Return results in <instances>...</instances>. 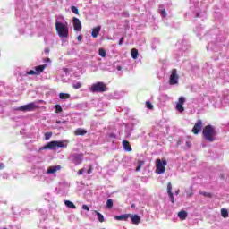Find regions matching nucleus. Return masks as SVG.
Instances as JSON below:
<instances>
[{"label":"nucleus","instance_id":"nucleus-1","mask_svg":"<svg viewBox=\"0 0 229 229\" xmlns=\"http://www.w3.org/2000/svg\"><path fill=\"white\" fill-rule=\"evenodd\" d=\"M216 135H217V132L216 131V129L212 125H207L204 127L202 131V137L207 140L208 142H214L216 140Z\"/></svg>","mask_w":229,"mask_h":229},{"label":"nucleus","instance_id":"nucleus-2","mask_svg":"<svg viewBox=\"0 0 229 229\" xmlns=\"http://www.w3.org/2000/svg\"><path fill=\"white\" fill-rule=\"evenodd\" d=\"M55 30L59 37L63 38H67V37H69V27L67 26V23H62L60 21H56Z\"/></svg>","mask_w":229,"mask_h":229},{"label":"nucleus","instance_id":"nucleus-3","mask_svg":"<svg viewBox=\"0 0 229 229\" xmlns=\"http://www.w3.org/2000/svg\"><path fill=\"white\" fill-rule=\"evenodd\" d=\"M69 142L67 140H63V141H50L47 145H45L42 149H51L55 150L57 148H67Z\"/></svg>","mask_w":229,"mask_h":229},{"label":"nucleus","instance_id":"nucleus-4","mask_svg":"<svg viewBox=\"0 0 229 229\" xmlns=\"http://www.w3.org/2000/svg\"><path fill=\"white\" fill-rule=\"evenodd\" d=\"M90 92H106L108 90V87H106V84L105 82H96L91 85L89 89Z\"/></svg>","mask_w":229,"mask_h":229},{"label":"nucleus","instance_id":"nucleus-5","mask_svg":"<svg viewBox=\"0 0 229 229\" xmlns=\"http://www.w3.org/2000/svg\"><path fill=\"white\" fill-rule=\"evenodd\" d=\"M165 165H167V161L165 159H157L156 160V173L157 174H162L163 173H165Z\"/></svg>","mask_w":229,"mask_h":229},{"label":"nucleus","instance_id":"nucleus-6","mask_svg":"<svg viewBox=\"0 0 229 229\" xmlns=\"http://www.w3.org/2000/svg\"><path fill=\"white\" fill-rule=\"evenodd\" d=\"M179 78L178 71L176 69H173L169 79L170 85H178Z\"/></svg>","mask_w":229,"mask_h":229},{"label":"nucleus","instance_id":"nucleus-7","mask_svg":"<svg viewBox=\"0 0 229 229\" xmlns=\"http://www.w3.org/2000/svg\"><path fill=\"white\" fill-rule=\"evenodd\" d=\"M36 108H38L37 105L32 102L19 107L18 110L20 112H33V110H35Z\"/></svg>","mask_w":229,"mask_h":229},{"label":"nucleus","instance_id":"nucleus-8","mask_svg":"<svg viewBox=\"0 0 229 229\" xmlns=\"http://www.w3.org/2000/svg\"><path fill=\"white\" fill-rule=\"evenodd\" d=\"M203 126V121L198 120V122L193 126L191 131L194 135H198L199 131H201V128Z\"/></svg>","mask_w":229,"mask_h":229},{"label":"nucleus","instance_id":"nucleus-9","mask_svg":"<svg viewBox=\"0 0 229 229\" xmlns=\"http://www.w3.org/2000/svg\"><path fill=\"white\" fill-rule=\"evenodd\" d=\"M167 194L170 198L171 203H174V194L173 193V184H171V182L167 183Z\"/></svg>","mask_w":229,"mask_h":229},{"label":"nucleus","instance_id":"nucleus-10","mask_svg":"<svg viewBox=\"0 0 229 229\" xmlns=\"http://www.w3.org/2000/svg\"><path fill=\"white\" fill-rule=\"evenodd\" d=\"M73 30L75 31H81V21L78 18H73Z\"/></svg>","mask_w":229,"mask_h":229},{"label":"nucleus","instance_id":"nucleus-11","mask_svg":"<svg viewBox=\"0 0 229 229\" xmlns=\"http://www.w3.org/2000/svg\"><path fill=\"white\" fill-rule=\"evenodd\" d=\"M73 133H74L75 137H80V136L83 137V135H87V130L78 128L74 131Z\"/></svg>","mask_w":229,"mask_h":229},{"label":"nucleus","instance_id":"nucleus-12","mask_svg":"<svg viewBox=\"0 0 229 229\" xmlns=\"http://www.w3.org/2000/svg\"><path fill=\"white\" fill-rule=\"evenodd\" d=\"M61 169H62V167L60 165L50 166V167H48L47 173H48V174H55V173H56V171H60Z\"/></svg>","mask_w":229,"mask_h":229},{"label":"nucleus","instance_id":"nucleus-13","mask_svg":"<svg viewBox=\"0 0 229 229\" xmlns=\"http://www.w3.org/2000/svg\"><path fill=\"white\" fill-rule=\"evenodd\" d=\"M129 217H131L132 225H139L140 223V216L139 215H131Z\"/></svg>","mask_w":229,"mask_h":229},{"label":"nucleus","instance_id":"nucleus-14","mask_svg":"<svg viewBox=\"0 0 229 229\" xmlns=\"http://www.w3.org/2000/svg\"><path fill=\"white\" fill-rule=\"evenodd\" d=\"M131 216V214H124L121 216H114L116 221H128V218Z\"/></svg>","mask_w":229,"mask_h":229},{"label":"nucleus","instance_id":"nucleus-15","mask_svg":"<svg viewBox=\"0 0 229 229\" xmlns=\"http://www.w3.org/2000/svg\"><path fill=\"white\" fill-rule=\"evenodd\" d=\"M99 31H101V26H98L92 30L91 37L93 38H98V36L99 35Z\"/></svg>","mask_w":229,"mask_h":229},{"label":"nucleus","instance_id":"nucleus-16","mask_svg":"<svg viewBox=\"0 0 229 229\" xmlns=\"http://www.w3.org/2000/svg\"><path fill=\"white\" fill-rule=\"evenodd\" d=\"M46 67H47V64L38 65L34 68V71L36 74L38 75V74H41V72H44V69H46Z\"/></svg>","mask_w":229,"mask_h":229},{"label":"nucleus","instance_id":"nucleus-17","mask_svg":"<svg viewBox=\"0 0 229 229\" xmlns=\"http://www.w3.org/2000/svg\"><path fill=\"white\" fill-rule=\"evenodd\" d=\"M178 217L181 219V221H185L187 219L188 213L185 210H182L178 213Z\"/></svg>","mask_w":229,"mask_h":229},{"label":"nucleus","instance_id":"nucleus-18","mask_svg":"<svg viewBox=\"0 0 229 229\" xmlns=\"http://www.w3.org/2000/svg\"><path fill=\"white\" fill-rule=\"evenodd\" d=\"M123 148H124L125 151L130 152V151L132 150L131 145H130V141H128V140H123Z\"/></svg>","mask_w":229,"mask_h":229},{"label":"nucleus","instance_id":"nucleus-19","mask_svg":"<svg viewBox=\"0 0 229 229\" xmlns=\"http://www.w3.org/2000/svg\"><path fill=\"white\" fill-rule=\"evenodd\" d=\"M131 57L134 59V60H137L138 56H139V50H137L136 48H132L131 50Z\"/></svg>","mask_w":229,"mask_h":229},{"label":"nucleus","instance_id":"nucleus-20","mask_svg":"<svg viewBox=\"0 0 229 229\" xmlns=\"http://www.w3.org/2000/svg\"><path fill=\"white\" fill-rule=\"evenodd\" d=\"M95 214L97 215V217L100 223H105V216L103 214L99 213L98 211H95Z\"/></svg>","mask_w":229,"mask_h":229},{"label":"nucleus","instance_id":"nucleus-21","mask_svg":"<svg viewBox=\"0 0 229 229\" xmlns=\"http://www.w3.org/2000/svg\"><path fill=\"white\" fill-rule=\"evenodd\" d=\"M60 99H69L71 95L68 93H59Z\"/></svg>","mask_w":229,"mask_h":229},{"label":"nucleus","instance_id":"nucleus-22","mask_svg":"<svg viewBox=\"0 0 229 229\" xmlns=\"http://www.w3.org/2000/svg\"><path fill=\"white\" fill-rule=\"evenodd\" d=\"M64 205L68 207V208H76L74 203L71 202V200H65Z\"/></svg>","mask_w":229,"mask_h":229},{"label":"nucleus","instance_id":"nucleus-23","mask_svg":"<svg viewBox=\"0 0 229 229\" xmlns=\"http://www.w3.org/2000/svg\"><path fill=\"white\" fill-rule=\"evenodd\" d=\"M221 216H222V217L226 219V217H228V210L226 208H222L221 209Z\"/></svg>","mask_w":229,"mask_h":229},{"label":"nucleus","instance_id":"nucleus-24","mask_svg":"<svg viewBox=\"0 0 229 229\" xmlns=\"http://www.w3.org/2000/svg\"><path fill=\"white\" fill-rule=\"evenodd\" d=\"M176 110L179 111L180 113L184 112L185 108L183 107V105L182 104H177L175 106Z\"/></svg>","mask_w":229,"mask_h":229},{"label":"nucleus","instance_id":"nucleus-25","mask_svg":"<svg viewBox=\"0 0 229 229\" xmlns=\"http://www.w3.org/2000/svg\"><path fill=\"white\" fill-rule=\"evenodd\" d=\"M98 55L99 56H102V58H105V56H106V51H105L103 48H99Z\"/></svg>","mask_w":229,"mask_h":229},{"label":"nucleus","instance_id":"nucleus-26","mask_svg":"<svg viewBox=\"0 0 229 229\" xmlns=\"http://www.w3.org/2000/svg\"><path fill=\"white\" fill-rule=\"evenodd\" d=\"M144 161H138V166L136 167V171L139 172L140 169H142V166L144 165Z\"/></svg>","mask_w":229,"mask_h":229},{"label":"nucleus","instance_id":"nucleus-27","mask_svg":"<svg viewBox=\"0 0 229 229\" xmlns=\"http://www.w3.org/2000/svg\"><path fill=\"white\" fill-rule=\"evenodd\" d=\"M112 207H114V200H112V199H109L106 201V208H112Z\"/></svg>","mask_w":229,"mask_h":229},{"label":"nucleus","instance_id":"nucleus-28","mask_svg":"<svg viewBox=\"0 0 229 229\" xmlns=\"http://www.w3.org/2000/svg\"><path fill=\"white\" fill-rule=\"evenodd\" d=\"M60 112H64V109L62 108V106L60 105H55V113L60 114Z\"/></svg>","mask_w":229,"mask_h":229},{"label":"nucleus","instance_id":"nucleus-29","mask_svg":"<svg viewBox=\"0 0 229 229\" xmlns=\"http://www.w3.org/2000/svg\"><path fill=\"white\" fill-rule=\"evenodd\" d=\"M177 105H185V97H180Z\"/></svg>","mask_w":229,"mask_h":229},{"label":"nucleus","instance_id":"nucleus-30","mask_svg":"<svg viewBox=\"0 0 229 229\" xmlns=\"http://www.w3.org/2000/svg\"><path fill=\"white\" fill-rule=\"evenodd\" d=\"M201 196H204L205 198H212V193L207 192V191H201Z\"/></svg>","mask_w":229,"mask_h":229},{"label":"nucleus","instance_id":"nucleus-31","mask_svg":"<svg viewBox=\"0 0 229 229\" xmlns=\"http://www.w3.org/2000/svg\"><path fill=\"white\" fill-rule=\"evenodd\" d=\"M53 137V132H46L45 133V140H49Z\"/></svg>","mask_w":229,"mask_h":229},{"label":"nucleus","instance_id":"nucleus-32","mask_svg":"<svg viewBox=\"0 0 229 229\" xmlns=\"http://www.w3.org/2000/svg\"><path fill=\"white\" fill-rule=\"evenodd\" d=\"M73 89H75V90H77L78 89H81L82 84L81 82H77L75 84L72 85Z\"/></svg>","mask_w":229,"mask_h":229},{"label":"nucleus","instance_id":"nucleus-33","mask_svg":"<svg viewBox=\"0 0 229 229\" xmlns=\"http://www.w3.org/2000/svg\"><path fill=\"white\" fill-rule=\"evenodd\" d=\"M71 10L72 13H75V15H78V13H80V11H78V8L76 6H72Z\"/></svg>","mask_w":229,"mask_h":229},{"label":"nucleus","instance_id":"nucleus-34","mask_svg":"<svg viewBox=\"0 0 229 229\" xmlns=\"http://www.w3.org/2000/svg\"><path fill=\"white\" fill-rule=\"evenodd\" d=\"M146 106H147V108H148V110H153V108H154L153 104H151V102H149V101L146 102Z\"/></svg>","mask_w":229,"mask_h":229},{"label":"nucleus","instance_id":"nucleus-35","mask_svg":"<svg viewBox=\"0 0 229 229\" xmlns=\"http://www.w3.org/2000/svg\"><path fill=\"white\" fill-rule=\"evenodd\" d=\"M27 74H28L29 76H33V75L38 76V75H37V72H35V70H30V71L27 72Z\"/></svg>","mask_w":229,"mask_h":229},{"label":"nucleus","instance_id":"nucleus-36","mask_svg":"<svg viewBox=\"0 0 229 229\" xmlns=\"http://www.w3.org/2000/svg\"><path fill=\"white\" fill-rule=\"evenodd\" d=\"M82 208H83V210H87V212H90V208H89V206H87V205H83Z\"/></svg>","mask_w":229,"mask_h":229},{"label":"nucleus","instance_id":"nucleus-37","mask_svg":"<svg viewBox=\"0 0 229 229\" xmlns=\"http://www.w3.org/2000/svg\"><path fill=\"white\" fill-rule=\"evenodd\" d=\"M161 15H162L163 17H167V13L165 12V9L161 10Z\"/></svg>","mask_w":229,"mask_h":229},{"label":"nucleus","instance_id":"nucleus-38","mask_svg":"<svg viewBox=\"0 0 229 229\" xmlns=\"http://www.w3.org/2000/svg\"><path fill=\"white\" fill-rule=\"evenodd\" d=\"M77 40H79V42H81L83 40V36L82 35H79L77 37Z\"/></svg>","mask_w":229,"mask_h":229},{"label":"nucleus","instance_id":"nucleus-39","mask_svg":"<svg viewBox=\"0 0 229 229\" xmlns=\"http://www.w3.org/2000/svg\"><path fill=\"white\" fill-rule=\"evenodd\" d=\"M123 42H124V38H121L119 42H118V45L119 46H123Z\"/></svg>","mask_w":229,"mask_h":229},{"label":"nucleus","instance_id":"nucleus-40","mask_svg":"<svg viewBox=\"0 0 229 229\" xmlns=\"http://www.w3.org/2000/svg\"><path fill=\"white\" fill-rule=\"evenodd\" d=\"M92 169H93V168H92V165H90L88 171H87V174H92Z\"/></svg>","mask_w":229,"mask_h":229},{"label":"nucleus","instance_id":"nucleus-41","mask_svg":"<svg viewBox=\"0 0 229 229\" xmlns=\"http://www.w3.org/2000/svg\"><path fill=\"white\" fill-rule=\"evenodd\" d=\"M83 171H84L83 168L79 170V173H78L79 176H81V174H83Z\"/></svg>","mask_w":229,"mask_h":229},{"label":"nucleus","instance_id":"nucleus-42","mask_svg":"<svg viewBox=\"0 0 229 229\" xmlns=\"http://www.w3.org/2000/svg\"><path fill=\"white\" fill-rule=\"evenodd\" d=\"M191 145H192V143H191V141H186V146H187L188 148H191Z\"/></svg>","mask_w":229,"mask_h":229},{"label":"nucleus","instance_id":"nucleus-43","mask_svg":"<svg viewBox=\"0 0 229 229\" xmlns=\"http://www.w3.org/2000/svg\"><path fill=\"white\" fill-rule=\"evenodd\" d=\"M194 193L192 191L187 193V197L191 198Z\"/></svg>","mask_w":229,"mask_h":229},{"label":"nucleus","instance_id":"nucleus-44","mask_svg":"<svg viewBox=\"0 0 229 229\" xmlns=\"http://www.w3.org/2000/svg\"><path fill=\"white\" fill-rule=\"evenodd\" d=\"M180 194V190H177L176 191H175V196H178Z\"/></svg>","mask_w":229,"mask_h":229},{"label":"nucleus","instance_id":"nucleus-45","mask_svg":"<svg viewBox=\"0 0 229 229\" xmlns=\"http://www.w3.org/2000/svg\"><path fill=\"white\" fill-rule=\"evenodd\" d=\"M45 53H49V48H45Z\"/></svg>","mask_w":229,"mask_h":229},{"label":"nucleus","instance_id":"nucleus-46","mask_svg":"<svg viewBox=\"0 0 229 229\" xmlns=\"http://www.w3.org/2000/svg\"><path fill=\"white\" fill-rule=\"evenodd\" d=\"M3 167H4V165L0 164V169H3Z\"/></svg>","mask_w":229,"mask_h":229},{"label":"nucleus","instance_id":"nucleus-47","mask_svg":"<svg viewBox=\"0 0 229 229\" xmlns=\"http://www.w3.org/2000/svg\"><path fill=\"white\" fill-rule=\"evenodd\" d=\"M62 122L61 121H56V124H61Z\"/></svg>","mask_w":229,"mask_h":229},{"label":"nucleus","instance_id":"nucleus-48","mask_svg":"<svg viewBox=\"0 0 229 229\" xmlns=\"http://www.w3.org/2000/svg\"><path fill=\"white\" fill-rule=\"evenodd\" d=\"M131 208H135V204H131Z\"/></svg>","mask_w":229,"mask_h":229},{"label":"nucleus","instance_id":"nucleus-49","mask_svg":"<svg viewBox=\"0 0 229 229\" xmlns=\"http://www.w3.org/2000/svg\"><path fill=\"white\" fill-rule=\"evenodd\" d=\"M110 137H115V134H110Z\"/></svg>","mask_w":229,"mask_h":229},{"label":"nucleus","instance_id":"nucleus-50","mask_svg":"<svg viewBox=\"0 0 229 229\" xmlns=\"http://www.w3.org/2000/svg\"><path fill=\"white\" fill-rule=\"evenodd\" d=\"M47 62H50V59H49V58H47Z\"/></svg>","mask_w":229,"mask_h":229}]
</instances>
